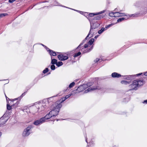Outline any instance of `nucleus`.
Segmentation results:
<instances>
[{
  "label": "nucleus",
  "instance_id": "34",
  "mask_svg": "<svg viewBox=\"0 0 147 147\" xmlns=\"http://www.w3.org/2000/svg\"><path fill=\"white\" fill-rule=\"evenodd\" d=\"M49 71V69L47 68H46L45 70L43 71V73L44 74H45L47 72Z\"/></svg>",
  "mask_w": 147,
  "mask_h": 147
},
{
  "label": "nucleus",
  "instance_id": "44",
  "mask_svg": "<svg viewBox=\"0 0 147 147\" xmlns=\"http://www.w3.org/2000/svg\"><path fill=\"white\" fill-rule=\"evenodd\" d=\"M142 74V73L139 74H137V75L140 76V75H141Z\"/></svg>",
  "mask_w": 147,
  "mask_h": 147
},
{
  "label": "nucleus",
  "instance_id": "5",
  "mask_svg": "<svg viewBox=\"0 0 147 147\" xmlns=\"http://www.w3.org/2000/svg\"><path fill=\"white\" fill-rule=\"evenodd\" d=\"M95 29H93V30H92L90 34V32H89L88 35L86 38L83 41V42L82 43H81L80 44L79 46L77 48V49H79L80 48V47L83 45L84 42L85 41V40L87 39L90 36V38L92 36L93 34H95L97 33V31Z\"/></svg>",
  "mask_w": 147,
  "mask_h": 147
},
{
  "label": "nucleus",
  "instance_id": "45",
  "mask_svg": "<svg viewBox=\"0 0 147 147\" xmlns=\"http://www.w3.org/2000/svg\"><path fill=\"white\" fill-rule=\"evenodd\" d=\"M1 135H2V133L1 132H0V138L1 137Z\"/></svg>",
  "mask_w": 147,
  "mask_h": 147
},
{
  "label": "nucleus",
  "instance_id": "3",
  "mask_svg": "<svg viewBox=\"0 0 147 147\" xmlns=\"http://www.w3.org/2000/svg\"><path fill=\"white\" fill-rule=\"evenodd\" d=\"M62 103L59 101H57L51 106V109H54L59 111L60 109L62 107Z\"/></svg>",
  "mask_w": 147,
  "mask_h": 147
},
{
  "label": "nucleus",
  "instance_id": "46",
  "mask_svg": "<svg viewBox=\"0 0 147 147\" xmlns=\"http://www.w3.org/2000/svg\"><path fill=\"white\" fill-rule=\"evenodd\" d=\"M98 37V36H96L94 38H96Z\"/></svg>",
  "mask_w": 147,
  "mask_h": 147
},
{
  "label": "nucleus",
  "instance_id": "27",
  "mask_svg": "<svg viewBox=\"0 0 147 147\" xmlns=\"http://www.w3.org/2000/svg\"><path fill=\"white\" fill-rule=\"evenodd\" d=\"M63 64V63L61 61H59L56 64V65L58 67H59L62 65Z\"/></svg>",
  "mask_w": 147,
  "mask_h": 147
},
{
  "label": "nucleus",
  "instance_id": "7",
  "mask_svg": "<svg viewBox=\"0 0 147 147\" xmlns=\"http://www.w3.org/2000/svg\"><path fill=\"white\" fill-rule=\"evenodd\" d=\"M52 109V110L49 112V114L52 116V117H55L58 114L59 111L54 109Z\"/></svg>",
  "mask_w": 147,
  "mask_h": 147
},
{
  "label": "nucleus",
  "instance_id": "43",
  "mask_svg": "<svg viewBox=\"0 0 147 147\" xmlns=\"http://www.w3.org/2000/svg\"><path fill=\"white\" fill-rule=\"evenodd\" d=\"M5 97H6V99L7 100V98H8V99H9L8 98H7V96H6V95H5Z\"/></svg>",
  "mask_w": 147,
  "mask_h": 147
},
{
  "label": "nucleus",
  "instance_id": "9",
  "mask_svg": "<svg viewBox=\"0 0 147 147\" xmlns=\"http://www.w3.org/2000/svg\"><path fill=\"white\" fill-rule=\"evenodd\" d=\"M58 58L61 61H64L67 59L68 58V57L66 55H64L61 54L58 55Z\"/></svg>",
  "mask_w": 147,
  "mask_h": 147
},
{
  "label": "nucleus",
  "instance_id": "18",
  "mask_svg": "<svg viewBox=\"0 0 147 147\" xmlns=\"http://www.w3.org/2000/svg\"><path fill=\"white\" fill-rule=\"evenodd\" d=\"M112 76L113 78H119L121 76V75L117 73L114 72L112 74Z\"/></svg>",
  "mask_w": 147,
  "mask_h": 147
},
{
  "label": "nucleus",
  "instance_id": "38",
  "mask_svg": "<svg viewBox=\"0 0 147 147\" xmlns=\"http://www.w3.org/2000/svg\"><path fill=\"white\" fill-rule=\"evenodd\" d=\"M16 0H9V2L10 3H12Z\"/></svg>",
  "mask_w": 147,
  "mask_h": 147
},
{
  "label": "nucleus",
  "instance_id": "2",
  "mask_svg": "<svg viewBox=\"0 0 147 147\" xmlns=\"http://www.w3.org/2000/svg\"><path fill=\"white\" fill-rule=\"evenodd\" d=\"M51 117H52V116L49 113L47 114L45 117H43L39 119V120H37L35 121L34 123V124L35 125H37L40 124L46 121V120L48 119Z\"/></svg>",
  "mask_w": 147,
  "mask_h": 147
},
{
  "label": "nucleus",
  "instance_id": "20",
  "mask_svg": "<svg viewBox=\"0 0 147 147\" xmlns=\"http://www.w3.org/2000/svg\"><path fill=\"white\" fill-rule=\"evenodd\" d=\"M105 16V15H101L97 16L94 17V19L95 20H99L103 18Z\"/></svg>",
  "mask_w": 147,
  "mask_h": 147
},
{
  "label": "nucleus",
  "instance_id": "14",
  "mask_svg": "<svg viewBox=\"0 0 147 147\" xmlns=\"http://www.w3.org/2000/svg\"><path fill=\"white\" fill-rule=\"evenodd\" d=\"M105 11L103 10L102 11H100L99 12L96 13H90L89 15L90 16H92L94 15H98L100 14L105 12Z\"/></svg>",
  "mask_w": 147,
  "mask_h": 147
},
{
  "label": "nucleus",
  "instance_id": "22",
  "mask_svg": "<svg viewBox=\"0 0 147 147\" xmlns=\"http://www.w3.org/2000/svg\"><path fill=\"white\" fill-rule=\"evenodd\" d=\"M55 97V96H54L48 98L47 100V103L46 104H47V103H49L50 102L53 100V98Z\"/></svg>",
  "mask_w": 147,
  "mask_h": 147
},
{
  "label": "nucleus",
  "instance_id": "13",
  "mask_svg": "<svg viewBox=\"0 0 147 147\" xmlns=\"http://www.w3.org/2000/svg\"><path fill=\"white\" fill-rule=\"evenodd\" d=\"M19 103V101H17L16 103H15L14 105L10 106L9 104H7V108L8 110H10L11 109L12 107L14 105L16 106V107L18 105V104Z\"/></svg>",
  "mask_w": 147,
  "mask_h": 147
},
{
  "label": "nucleus",
  "instance_id": "40",
  "mask_svg": "<svg viewBox=\"0 0 147 147\" xmlns=\"http://www.w3.org/2000/svg\"><path fill=\"white\" fill-rule=\"evenodd\" d=\"M143 103H146L147 104V100H144L143 102Z\"/></svg>",
  "mask_w": 147,
  "mask_h": 147
},
{
  "label": "nucleus",
  "instance_id": "35",
  "mask_svg": "<svg viewBox=\"0 0 147 147\" xmlns=\"http://www.w3.org/2000/svg\"><path fill=\"white\" fill-rule=\"evenodd\" d=\"M55 67L54 64L52 65L51 66V68L52 70H54L55 69Z\"/></svg>",
  "mask_w": 147,
  "mask_h": 147
},
{
  "label": "nucleus",
  "instance_id": "42",
  "mask_svg": "<svg viewBox=\"0 0 147 147\" xmlns=\"http://www.w3.org/2000/svg\"><path fill=\"white\" fill-rule=\"evenodd\" d=\"M144 75L145 76H147V71L146 72H145V73L144 74Z\"/></svg>",
  "mask_w": 147,
  "mask_h": 147
},
{
  "label": "nucleus",
  "instance_id": "30",
  "mask_svg": "<svg viewBox=\"0 0 147 147\" xmlns=\"http://www.w3.org/2000/svg\"><path fill=\"white\" fill-rule=\"evenodd\" d=\"M81 53L80 52H78V53L75 54L74 55V57H77L79 56L80 55H81Z\"/></svg>",
  "mask_w": 147,
  "mask_h": 147
},
{
  "label": "nucleus",
  "instance_id": "24",
  "mask_svg": "<svg viewBox=\"0 0 147 147\" xmlns=\"http://www.w3.org/2000/svg\"><path fill=\"white\" fill-rule=\"evenodd\" d=\"M25 92L23 93L21 95V96H20L19 97H18V98L14 99H13V101H14L15 100H18L19 99H21L22 97L25 95Z\"/></svg>",
  "mask_w": 147,
  "mask_h": 147
},
{
  "label": "nucleus",
  "instance_id": "4",
  "mask_svg": "<svg viewBox=\"0 0 147 147\" xmlns=\"http://www.w3.org/2000/svg\"><path fill=\"white\" fill-rule=\"evenodd\" d=\"M39 106H43V105L42 104H38V103H36L34 105L31 107L30 111L33 114H35L38 111L37 107H39Z\"/></svg>",
  "mask_w": 147,
  "mask_h": 147
},
{
  "label": "nucleus",
  "instance_id": "12",
  "mask_svg": "<svg viewBox=\"0 0 147 147\" xmlns=\"http://www.w3.org/2000/svg\"><path fill=\"white\" fill-rule=\"evenodd\" d=\"M115 17H119L123 16H127V14L124 13H121L120 12H115Z\"/></svg>",
  "mask_w": 147,
  "mask_h": 147
},
{
  "label": "nucleus",
  "instance_id": "32",
  "mask_svg": "<svg viewBox=\"0 0 147 147\" xmlns=\"http://www.w3.org/2000/svg\"><path fill=\"white\" fill-rule=\"evenodd\" d=\"M7 14L6 13H1L0 14V19L5 16H6Z\"/></svg>",
  "mask_w": 147,
  "mask_h": 147
},
{
  "label": "nucleus",
  "instance_id": "16",
  "mask_svg": "<svg viewBox=\"0 0 147 147\" xmlns=\"http://www.w3.org/2000/svg\"><path fill=\"white\" fill-rule=\"evenodd\" d=\"M93 46H92L89 49L85 50L84 48H83L82 49L81 51L83 52V53H84L89 52L93 49Z\"/></svg>",
  "mask_w": 147,
  "mask_h": 147
},
{
  "label": "nucleus",
  "instance_id": "8",
  "mask_svg": "<svg viewBox=\"0 0 147 147\" xmlns=\"http://www.w3.org/2000/svg\"><path fill=\"white\" fill-rule=\"evenodd\" d=\"M100 24L97 22H96L93 24L92 25L91 24L90 28V34L93 30V29H96L100 26Z\"/></svg>",
  "mask_w": 147,
  "mask_h": 147
},
{
  "label": "nucleus",
  "instance_id": "6",
  "mask_svg": "<svg viewBox=\"0 0 147 147\" xmlns=\"http://www.w3.org/2000/svg\"><path fill=\"white\" fill-rule=\"evenodd\" d=\"M32 126L30 125L25 129L22 133V135L24 137L28 136L31 133L30 129L32 128Z\"/></svg>",
  "mask_w": 147,
  "mask_h": 147
},
{
  "label": "nucleus",
  "instance_id": "10",
  "mask_svg": "<svg viewBox=\"0 0 147 147\" xmlns=\"http://www.w3.org/2000/svg\"><path fill=\"white\" fill-rule=\"evenodd\" d=\"M38 103V104H43V106H39V107H37L38 110H40V111H42L45 108L46 106H47L46 105V104L44 103V101Z\"/></svg>",
  "mask_w": 147,
  "mask_h": 147
},
{
  "label": "nucleus",
  "instance_id": "23",
  "mask_svg": "<svg viewBox=\"0 0 147 147\" xmlns=\"http://www.w3.org/2000/svg\"><path fill=\"white\" fill-rule=\"evenodd\" d=\"M94 38L91 39L88 42V45H92L94 42Z\"/></svg>",
  "mask_w": 147,
  "mask_h": 147
},
{
  "label": "nucleus",
  "instance_id": "33",
  "mask_svg": "<svg viewBox=\"0 0 147 147\" xmlns=\"http://www.w3.org/2000/svg\"><path fill=\"white\" fill-rule=\"evenodd\" d=\"M125 19V18H119V19H118V20H117V21L118 22H121V21H123V20H124Z\"/></svg>",
  "mask_w": 147,
  "mask_h": 147
},
{
  "label": "nucleus",
  "instance_id": "41",
  "mask_svg": "<svg viewBox=\"0 0 147 147\" xmlns=\"http://www.w3.org/2000/svg\"><path fill=\"white\" fill-rule=\"evenodd\" d=\"M113 25V24H109L108 26V27H111V26H112Z\"/></svg>",
  "mask_w": 147,
  "mask_h": 147
},
{
  "label": "nucleus",
  "instance_id": "17",
  "mask_svg": "<svg viewBox=\"0 0 147 147\" xmlns=\"http://www.w3.org/2000/svg\"><path fill=\"white\" fill-rule=\"evenodd\" d=\"M47 51H49V53L51 56H55L57 55L56 52H55L52 50H50L49 49L48 50H47Z\"/></svg>",
  "mask_w": 147,
  "mask_h": 147
},
{
  "label": "nucleus",
  "instance_id": "37",
  "mask_svg": "<svg viewBox=\"0 0 147 147\" xmlns=\"http://www.w3.org/2000/svg\"><path fill=\"white\" fill-rule=\"evenodd\" d=\"M41 45L42 46H43L44 47L47 51V50H48L49 49L48 48H47L46 46H45V45H43L42 44H41Z\"/></svg>",
  "mask_w": 147,
  "mask_h": 147
},
{
  "label": "nucleus",
  "instance_id": "25",
  "mask_svg": "<svg viewBox=\"0 0 147 147\" xmlns=\"http://www.w3.org/2000/svg\"><path fill=\"white\" fill-rule=\"evenodd\" d=\"M137 15H138L136 14H133L131 15L127 14V17L128 18L129 17H137Z\"/></svg>",
  "mask_w": 147,
  "mask_h": 147
},
{
  "label": "nucleus",
  "instance_id": "1",
  "mask_svg": "<svg viewBox=\"0 0 147 147\" xmlns=\"http://www.w3.org/2000/svg\"><path fill=\"white\" fill-rule=\"evenodd\" d=\"M143 84V82L142 80H134L132 83L129 86V87L130 88V90H136L141 86Z\"/></svg>",
  "mask_w": 147,
  "mask_h": 147
},
{
  "label": "nucleus",
  "instance_id": "11",
  "mask_svg": "<svg viewBox=\"0 0 147 147\" xmlns=\"http://www.w3.org/2000/svg\"><path fill=\"white\" fill-rule=\"evenodd\" d=\"M100 88L99 87H92L89 88L87 90H85L84 91V93H86L89 92L95 89H100Z\"/></svg>",
  "mask_w": 147,
  "mask_h": 147
},
{
  "label": "nucleus",
  "instance_id": "28",
  "mask_svg": "<svg viewBox=\"0 0 147 147\" xmlns=\"http://www.w3.org/2000/svg\"><path fill=\"white\" fill-rule=\"evenodd\" d=\"M75 84V83L74 82H72L71 83L69 86V88H71L73 87Z\"/></svg>",
  "mask_w": 147,
  "mask_h": 147
},
{
  "label": "nucleus",
  "instance_id": "49",
  "mask_svg": "<svg viewBox=\"0 0 147 147\" xmlns=\"http://www.w3.org/2000/svg\"><path fill=\"white\" fill-rule=\"evenodd\" d=\"M57 121H58V119H57Z\"/></svg>",
  "mask_w": 147,
  "mask_h": 147
},
{
  "label": "nucleus",
  "instance_id": "31",
  "mask_svg": "<svg viewBox=\"0 0 147 147\" xmlns=\"http://www.w3.org/2000/svg\"><path fill=\"white\" fill-rule=\"evenodd\" d=\"M121 83L122 84H129V82H127L126 81H121Z\"/></svg>",
  "mask_w": 147,
  "mask_h": 147
},
{
  "label": "nucleus",
  "instance_id": "48",
  "mask_svg": "<svg viewBox=\"0 0 147 147\" xmlns=\"http://www.w3.org/2000/svg\"><path fill=\"white\" fill-rule=\"evenodd\" d=\"M67 90H64V92H65V91H66Z\"/></svg>",
  "mask_w": 147,
  "mask_h": 147
},
{
  "label": "nucleus",
  "instance_id": "26",
  "mask_svg": "<svg viewBox=\"0 0 147 147\" xmlns=\"http://www.w3.org/2000/svg\"><path fill=\"white\" fill-rule=\"evenodd\" d=\"M109 15L111 17H115V12H111L109 14Z\"/></svg>",
  "mask_w": 147,
  "mask_h": 147
},
{
  "label": "nucleus",
  "instance_id": "47",
  "mask_svg": "<svg viewBox=\"0 0 147 147\" xmlns=\"http://www.w3.org/2000/svg\"><path fill=\"white\" fill-rule=\"evenodd\" d=\"M86 142L87 143H88V142H87V138L86 139Z\"/></svg>",
  "mask_w": 147,
  "mask_h": 147
},
{
  "label": "nucleus",
  "instance_id": "36",
  "mask_svg": "<svg viewBox=\"0 0 147 147\" xmlns=\"http://www.w3.org/2000/svg\"><path fill=\"white\" fill-rule=\"evenodd\" d=\"M100 60V59L96 58V59L94 60V61L95 62H98V61H99Z\"/></svg>",
  "mask_w": 147,
  "mask_h": 147
},
{
  "label": "nucleus",
  "instance_id": "15",
  "mask_svg": "<svg viewBox=\"0 0 147 147\" xmlns=\"http://www.w3.org/2000/svg\"><path fill=\"white\" fill-rule=\"evenodd\" d=\"M90 86V85H88V84H84L82 86H79L78 88V89H79V88H83L84 89L86 88L88 86Z\"/></svg>",
  "mask_w": 147,
  "mask_h": 147
},
{
  "label": "nucleus",
  "instance_id": "29",
  "mask_svg": "<svg viewBox=\"0 0 147 147\" xmlns=\"http://www.w3.org/2000/svg\"><path fill=\"white\" fill-rule=\"evenodd\" d=\"M105 30V28H102L101 29L99 30L98 32V33L99 34H100L102 33Z\"/></svg>",
  "mask_w": 147,
  "mask_h": 147
},
{
  "label": "nucleus",
  "instance_id": "39",
  "mask_svg": "<svg viewBox=\"0 0 147 147\" xmlns=\"http://www.w3.org/2000/svg\"><path fill=\"white\" fill-rule=\"evenodd\" d=\"M88 44H86L84 45V48H86L88 47Z\"/></svg>",
  "mask_w": 147,
  "mask_h": 147
},
{
  "label": "nucleus",
  "instance_id": "19",
  "mask_svg": "<svg viewBox=\"0 0 147 147\" xmlns=\"http://www.w3.org/2000/svg\"><path fill=\"white\" fill-rule=\"evenodd\" d=\"M72 94L71 93L65 96L64 97H63L62 98V101H61V102H62L65 100L66 99L69 98L72 95Z\"/></svg>",
  "mask_w": 147,
  "mask_h": 147
},
{
  "label": "nucleus",
  "instance_id": "21",
  "mask_svg": "<svg viewBox=\"0 0 147 147\" xmlns=\"http://www.w3.org/2000/svg\"><path fill=\"white\" fill-rule=\"evenodd\" d=\"M51 63L52 64H56H56L57 63V60L55 59H52V57H51Z\"/></svg>",
  "mask_w": 147,
  "mask_h": 147
}]
</instances>
